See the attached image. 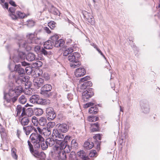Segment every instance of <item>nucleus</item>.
<instances>
[{"instance_id": "obj_30", "label": "nucleus", "mask_w": 160, "mask_h": 160, "mask_svg": "<svg viewBox=\"0 0 160 160\" xmlns=\"http://www.w3.org/2000/svg\"><path fill=\"white\" fill-rule=\"evenodd\" d=\"M92 85V82L90 81H88L84 82L81 86V88L82 89H85L87 87L91 86Z\"/></svg>"}, {"instance_id": "obj_23", "label": "nucleus", "mask_w": 160, "mask_h": 160, "mask_svg": "<svg viewBox=\"0 0 160 160\" xmlns=\"http://www.w3.org/2000/svg\"><path fill=\"white\" fill-rule=\"evenodd\" d=\"M18 96L17 95L14 96L13 98H12L11 99H8L6 98V96L4 95V98L5 99V102H10L11 103H13L18 99Z\"/></svg>"}, {"instance_id": "obj_55", "label": "nucleus", "mask_w": 160, "mask_h": 160, "mask_svg": "<svg viewBox=\"0 0 160 160\" xmlns=\"http://www.w3.org/2000/svg\"><path fill=\"white\" fill-rule=\"evenodd\" d=\"M16 14L18 17L20 18H24L25 16V14L24 13L21 12L19 11L17 12Z\"/></svg>"}, {"instance_id": "obj_38", "label": "nucleus", "mask_w": 160, "mask_h": 160, "mask_svg": "<svg viewBox=\"0 0 160 160\" xmlns=\"http://www.w3.org/2000/svg\"><path fill=\"white\" fill-rule=\"evenodd\" d=\"M33 114V111L32 108H29L27 109L25 112V114L28 116V117H31Z\"/></svg>"}, {"instance_id": "obj_53", "label": "nucleus", "mask_w": 160, "mask_h": 160, "mask_svg": "<svg viewBox=\"0 0 160 160\" xmlns=\"http://www.w3.org/2000/svg\"><path fill=\"white\" fill-rule=\"evenodd\" d=\"M90 79V76H88L85 77L81 78L79 80V82H87V80Z\"/></svg>"}, {"instance_id": "obj_35", "label": "nucleus", "mask_w": 160, "mask_h": 160, "mask_svg": "<svg viewBox=\"0 0 160 160\" xmlns=\"http://www.w3.org/2000/svg\"><path fill=\"white\" fill-rule=\"evenodd\" d=\"M34 112L36 115L37 116L41 115L43 113V110L40 108H36L34 109Z\"/></svg>"}, {"instance_id": "obj_64", "label": "nucleus", "mask_w": 160, "mask_h": 160, "mask_svg": "<svg viewBox=\"0 0 160 160\" xmlns=\"http://www.w3.org/2000/svg\"><path fill=\"white\" fill-rule=\"evenodd\" d=\"M93 105V103L91 102H89L88 103L84 105V107L85 108H88V107L92 106Z\"/></svg>"}, {"instance_id": "obj_4", "label": "nucleus", "mask_w": 160, "mask_h": 160, "mask_svg": "<svg viewBox=\"0 0 160 160\" xmlns=\"http://www.w3.org/2000/svg\"><path fill=\"white\" fill-rule=\"evenodd\" d=\"M42 134L32 133L30 135V138L31 142L33 144L35 148H40V142L44 141V139L41 135Z\"/></svg>"}, {"instance_id": "obj_29", "label": "nucleus", "mask_w": 160, "mask_h": 160, "mask_svg": "<svg viewBox=\"0 0 160 160\" xmlns=\"http://www.w3.org/2000/svg\"><path fill=\"white\" fill-rule=\"evenodd\" d=\"M14 89L15 92H16V95L18 96L23 92L22 88L21 85L19 86L16 87Z\"/></svg>"}, {"instance_id": "obj_5", "label": "nucleus", "mask_w": 160, "mask_h": 160, "mask_svg": "<svg viewBox=\"0 0 160 160\" xmlns=\"http://www.w3.org/2000/svg\"><path fill=\"white\" fill-rule=\"evenodd\" d=\"M29 78L28 76L25 75L22 77H18L16 79V82L18 84H25L26 86H28V88H29L31 85L30 82L28 81Z\"/></svg>"}, {"instance_id": "obj_58", "label": "nucleus", "mask_w": 160, "mask_h": 160, "mask_svg": "<svg viewBox=\"0 0 160 160\" xmlns=\"http://www.w3.org/2000/svg\"><path fill=\"white\" fill-rule=\"evenodd\" d=\"M9 15L12 19L16 20L18 18V16L15 14V13H10Z\"/></svg>"}, {"instance_id": "obj_50", "label": "nucleus", "mask_w": 160, "mask_h": 160, "mask_svg": "<svg viewBox=\"0 0 160 160\" xmlns=\"http://www.w3.org/2000/svg\"><path fill=\"white\" fill-rule=\"evenodd\" d=\"M78 144L75 139L72 140L71 142V145L72 147L76 148L78 146Z\"/></svg>"}, {"instance_id": "obj_57", "label": "nucleus", "mask_w": 160, "mask_h": 160, "mask_svg": "<svg viewBox=\"0 0 160 160\" xmlns=\"http://www.w3.org/2000/svg\"><path fill=\"white\" fill-rule=\"evenodd\" d=\"M28 145L29 146V148L30 150V152H33V146L31 144L29 140L28 141Z\"/></svg>"}, {"instance_id": "obj_52", "label": "nucleus", "mask_w": 160, "mask_h": 160, "mask_svg": "<svg viewBox=\"0 0 160 160\" xmlns=\"http://www.w3.org/2000/svg\"><path fill=\"white\" fill-rule=\"evenodd\" d=\"M42 63L40 61H37L36 62L34 63V66L35 67H41Z\"/></svg>"}, {"instance_id": "obj_10", "label": "nucleus", "mask_w": 160, "mask_h": 160, "mask_svg": "<svg viewBox=\"0 0 160 160\" xmlns=\"http://www.w3.org/2000/svg\"><path fill=\"white\" fill-rule=\"evenodd\" d=\"M86 73V70L83 68H79L77 69L75 72L76 77H79L83 76Z\"/></svg>"}, {"instance_id": "obj_7", "label": "nucleus", "mask_w": 160, "mask_h": 160, "mask_svg": "<svg viewBox=\"0 0 160 160\" xmlns=\"http://www.w3.org/2000/svg\"><path fill=\"white\" fill-rule=\"evenodd\" d=\"M46 112L48 120H52L54 119L56 117V115L54 112V109L50 107L46 108Z\"/></svg>"}, {"instance_id": "obj_20", "label": "nucleus", "mask_w": 160, "mask_h": 160, "mask_svg": "<svg viewBox=\"0 0 160 160\" xmlns=\"http://www.w3.org/2000/svg\"><path fill=\"white\" fill-rule=\"evenodd\" d=\"M58 140L57 139H56L55 141L52 138H48L46 139V143L48 146L49 147H52L56 144V140Z\"/></svg>"}, {"instance_id": "obj_40", "label": "nucleus", "mask_w": 160, "mask_h": 160, "mask_svg": "<svg viewBox=\"0 0 160 160\" xmlns=\"http://www.w3.org/2000/svg\"><path fill=\"white\" fill-rule=\"evenodd\" d=\"M33 130L34 132L33 133H37L38 134H42V129L40 128L39 127H37L36 128L34 127L33 126L32 131Z\"/></svg>"}, {"instance_id": "obj_24", "label": "nucleus", "mask_w": 160, "mask_h": 160, "mask_svg": "<svg viewBox=\"0 0 160 160\" xmlns=\"http://www.w3.org/2000/svg\"><path fill=\"white\" fill-rule=\"evenodd\" d=\"M54 43V46L56 47L62 46L65 43V41L62 39H59L56 41Z\"/></svg>"}, {"instance_id": "obj_6", "label": "nucleus", "mask_w": 160, "mask_h": 160, "mask_svg": "<svg viewBox=\"0 0 160 160\" xmlns=\"http://www.w3.org/2000/svg\"><path fill=\"white\" fill-rule=\"evenodd\" d=\"M52 89V87L50 84H46L42 87L41 93L45 97H49L51 95L50 91Z\"/></svg>"}, {"instance_id": "obj_49", "label": "nucleus", "mask_w": 160, "mask_h": 160, "mask_svg": "<svg viewBox=\"0 0 160 160\" xmlns=\"http://www.w3.org/2000/svg\"><path fill=\"white\" fill-rule=\"evenodd\" d=\"M141 108L145 112H147L149 111L148 106L147 104L141 105Z\"/></svg>"}, {"instance_id": "obj_33", "label": "nucleus", "mask_w": 160, "mask_h": 160, "mask_svg": "<svg viewBox=\"0 0 160 160\" xmlns=\"http://www.w3.org/2000/svg\"><path fill=\"white\" fill-rule=\"evenodd\" d=\"M48 146L47 143H46V141L42 142L40 143V148L41 147V148L43 150H46L48 148Z\"/></svg>"}, {"instance_id": "obj_12", "label": "nucleus", "mask_w": 160, "mask_h": 160, "mask_svg": "<svg viewBox=\"0 0 160 160\" xmlns=\"http://www.w3.org/2000/svg\"><path fill=\"white\" fill-rule=\"evenodd\" d=\"M52 137L54 138H59L63 139L64 137L63 134L60 132L57 129H54L53 130L52 134Z\"/></svg>"}, {"instance_id": "obj_42", "label": "nucleus", "mask_w": 160, "mask_h": 160, "mask_svg": "<svg viewBox=\"0 0 160 160\" xmlns=\"http://www.w3.org/2000/svg\"><path fill=\"white\" fill-rule=\"evenodd\" d=\"M73 52V49L71 48H69L63 52L64 56H67L69 54H70Z\"/></svg>"}, {"instance_id": "obj_13", "label": "nucleus", "mask_w": 160, "mask_h": 160, "mask_svg": "<svg viewBox=\"0 0 160 160\" xmlns=\"http://www.w3.org/2000/svg\"><path fill=\"white\" fill-rule=\"evenodd\" d=\"M33 82L34 85L37 88H38L43 84L44 80L40 78H35L34 79Z\"/></svg>"}, {"instance_id": "obj_18", "label": "nucleus", "mask_w": 160, "mask_h": 160, "mask_svg": "<svg viewBox=\"0 0 160 160\" xmlns=\"http://www.w3.org/2000/svg\"><path fill=\"white\" fill-rule=\"evenodd\" d=\"M34 50L38 53L40 52V53L43 54L45 55L47 54V51L43 48L41 49L39 46H37L35 47Z\"/></svg>"}, {"instance_id": "obj_59", "label": "nucleus", "mask_w": 160, "mask_h": 160, "mask_svg": "<svg viewBox=\"0 0 160 160\" xmlns=\"http://www.w3.org/2000/svg\"><path fill=\"white\" fill-rule=\"evenodd\" d=\"M42 77L46 80H48L50 78L48 74L47 73H44L42 75Z\"/></svg>"}, {"instance_id": "obj_1", "label": "nucleus", "mask_w": 160, "mask_h": 160, "mask_svg": "<svg viewBox=\"0 0 160 160\" xmlns=\"http://www.w3.org/2000/svg\"><path fill=\"white\" fill-rule=\"evenodd\" d=\"M53 149L57 156L62 160H65L66 159V150L68 152L70 151L69 146L62 140H56V144L54 146Z\"/></svg>"}, {"instance_id": "obj_36", "label": "nucleus", "mask_w": 160, "mask_h": 160, "mask_svg": "<svg viewBox=\"0 0 160 160\" xmlns=\"http://www.w3.org/2000/svg\"><path fill=\"white\" fill-rule=\"evenodd\" d=\"M26 72L28 75L31 74L32 75H33L34 72V69L32 68L31 67H27L25 68Z\"/></svg>"}, {"instance_id": "obj_46", "label": "nucleus", "mask_w": 160, "mask_h": 160, "mask_svg": "<svg viewBox=\"0 0 160 160\" xmlns=\"http://www.w3.org/2000/svg\"><path fill=\"white\" fill-rule=\"evenodd\" d=\"M48 26L51 29H53L56 26V24L54 21H51L48 23Z\"/></svg>"}, {"instance_id": "obj_9", "label": "nucleus", "mask_w": 160, "mask_h": 160, "mask_svg": "<svg viewBox=\"0 0 160 160\" xmlns=\"http://www.w3.org/2000/svg\"><path fill=\"white\" fill-rule=\"evenodd\" d=\"M93 92L90 90H86L82 93V98L84 101H86L90 98L93 95Z\"/></svg>"}, {"instance_id": "obj_16", "label": "nucleus", "mask_w": 160, "mask_h": 160, "mask_svg": "<svg viewBox=\"0 0 160 160\" xmlns=\"http://www.w3.org/2000/svg\"><path fill=\"white\" fill-rule=\"evenodd\" d=\"M21 117L19 118V121L21 124L22 126H26L28 125L29 122V118L28 117L22 118Z\"/></svg>"}, {"instance_id": "obj_39", "label": "nucleus", "mask_w": 160, "mask_h": 160, "mask_svg": "<svg viewBox=\"0 0 160 160\" xmlns=\"http://www.w3.org/2000/svg\"><path fill=\"white\" fill-rule=\"evenodd\" d=\"M88 112L90 113L96 114L98 112V108L96 107H91L89 109Z\"/></svg>"}, {"instance_id": "obj_31", "label": "nucleus", "mask_w": 160, "mask_h": 160, "mask_svg": "<svg viewBox=\"0 0 160 160\" xmlns=\"http://www.w3.org/2000/svg\"><path fill=\"white\" fill-rule=\"evenodd\" d=\"M77 155L80 158L85 159L86 157V154L83 150H81L77 153Z\"/></svg>"}, {"instance_id": "obj_14", "label": "nucleus", "mask_w": 160, "mask_h": 160, "mask_svg": "<svg viewBox=\"0 0 160 160\" xmlns=\"http://www.w3.org/2000/svg\"><path fill=\"white\" fill-rule=\"evenodd\" d=\"M19 65H16L15 67V71L18 72L19 77H22L25 75V72L24 69L19 67Z\"/></svg>"}, {"instance_id": "obj_22", "label": "nucleus", "mask_w": 160, "mask_h": 160, "mask_svg": "<svg viewBox=\"0 0 160 160\" xmlns=\"http://www.w3.org/2000/svg\"><path fill=\"white\" fill-rule=\"evenodd\" d=\"M70 64L72 68H75L80 66L81 63L79 61H72Z\"/></svg>"}, {"instance_id": "obj_32", "label": "nucleus", "mask_w": 160, "mask_h": 160, "mask_svg": "<svg viewBox=\"0 0 160 160\" xmlns=\"http://www.w3.org/2000/svg\"><path fill=\"white\" fill-rule=\"evenodd\" d=\"M51 131L50 128H45L42 130V134L43 133L45 136H48L51 134Z\"/></svg>"}, {"instance_id": "obj_63", "label": "nucleus", "mask_w": 160, "mask_h": 160, "mask_svg": "<svg viewBox=\"0 0 160 160\" xmlns=\"http://www.w3.org/2000/svg\"><path fill=\"white\" fill-rule=\"evenodd\" d=\"M97 153L96 151L95 150H93L90 152L89 154L90 157H92L95 156Z\"/></svg>"}, {"instance_id": "obj_48", "label": "nucleus", "mask_w": 160, "mask_h": 160, "mask_svg": "<svg viewBox=\"0 0 160 160\" xmlns=\"http://www.w3.org/2000/svg\"><path fill=\"white\" fill-rule=\"evenodd\" d=\"M26 24L29 27H32L34 26V22L32 20H29L27 21Z\"/></svg>"}, {"instance_id": "obj_27", "label": "nucleus", "mask_w": 160, "mask_h": 160, "mask_svg": "<svg viewBox=\"0 0 160 160\" xmlns=\"http://www.w3.org/2000/svg\"><path fill=\"white\" fill-rule=\"evenodd\" d=\"M90 130L92 132L96 131L99 129V125L98 122L91 124Z\"/></svg>"}, {"instance_id": "obj_28", "label": "nucleus", "mask_w": 160, "mask_h": 160, "mask_svg": "<svg viewBox=\"0 0 160 160\" xmlns=\"http://www.w3.org/2000/svg\"><path fill=\"white\" fill-rule=\"evenodd\" d=\"M47 119L45 117H41L38 120V123L40 125L44 126L47 124Z\"/></svg>"}, {"instance_id": "obj_44", "label": "nucleus", "mask_w": 160, "mask_h": 160, "mask_svg": "<svg viewBox=\"0 0 160 160\" xmlns=\"http://www.w3.org/2000/svg\"><path fill=\"white\" fill-rule=\"evenodd\" d=\"M59 38L58 36L56 34L52 36L50 38V39L52 40L51 42H53V44H54V42L58 40Z\"/></svg>"}, {"instance_id": "obj_56", "label": "nucleus", "mask_w": 160, "mask_h": 160, "mask_svg": "<svg viewBox=\"0 0 160 160\" xmlns=\"http://www.w3.org/2000/svg\"><path fill=\"white\" fill-rule=\"evenodd\" d=\"M27 86V87L25 88L26 90L25 91V93L26 94H27L28 95H30L32 93V92L29 90V88L30 87H29V88H28V86Z\"/></svg>"}, {"instance_id": "obj_2", "label": "nucleus", "mask_w": 160, "mask_h": 160, "mask_svg": "<svg viewBox=\"0 0 160 160\" xmlns=\"http://www.w3.org/2000/svg\"><path fill=\"white\" fill-rule=\"evenodd\" d=\"M35 35L30 33L27 35V41H22L19 43V46H22L25 48L27 51L31 49L33 46L32 44H38L40 42L39 40L35 37Z\"/></svg>"}, {"instance_id": "obj_60", "label": "nucleus", "mask_w": 160, "mask_h": 160, "mask_svg": "<svg viewBox=\"0 0 160 160\" xmlns=\"http://www.w3.org/2000/svg\"><path fill=\"white\" fill-rule=\"evenodd\" d=\"M16 9L14 8L13 7H10L9 8L8 11L11 12V13H15V11Z\"/></svg>"}, {"instance_id": "obj_15", "label": "nucleus", "mask_w": 160, "mask_h": 160, "mask_svg": "<svg viewBox=\"0 0 160 160\" xmlns=\"http://www.w3.org/2000/svg\"><path fill=\"white\" fill-rule=\"evenodd\" d=\"M26 108H22L21 105H18L16 108L17 112V115H19L21 112V114L20 116L23 117L25 115Z\"/></svg>"}, {"instance_id": "obj_45", "label": "nucleus", "mask_w": 160, "mask_h": 160, "mask_svg": "<svg viewBox=\"0 0 160 160\" xmlns=\"http://www.w3.org/2000/svg\"><path fill=\"white\" fill-rule=\"evenodd\" d=\"M19 102L22 104H24L27 101V99L23 95H22L19 98Z\"/></svg>"}, {"instance_id": "obj_43", "label": "nucleus", "mask_w": 160, "mask_h": 160, "mask_svg": "<svg viewBox=\"0 0 160 160\" xmlns=\"http://www.w3.org/2000/svg\"><path fill=\"white\" fill-rule=\"evenodd\" d=\"M98 119V118L95 116H92L88 117V120L90 122H95Z\"/></svg>"}, {"instance_id": "obj_62", "label": "nucleus", "mask_w": 160, "mask_h": 160, "mask_svg": "<svg viewBox=\"0 0 160 160\" xmlns=\"http://www.w3.org/2000/svg\"><path fill=\"white\" fill-rule=\"evenodd\" d=\"M70 138V137L69 136H66L65 138H63V139L61 140L63 141L66 144L65 142H67V140H69Z\"/></svg>"}, {"instance_id": "obj_54", "label": "nucleus", "mask_w": 160, "mask_h": 160, "mask_svg": "<svg viewBox=\"0 0 160 160\" xmlns=\"http://www.w3.org/2000/svg\"><path fill=\"white\" fill-rule=\"evenodd\" d=\"M73 54L74 56H72V59H75L76 60V59H78V58L80 57V55L79 53L75 52Z\"/></svg>"}, {"instance_id": "obj_25", "label": "nucleus", "mask_w": 160, "mask_h": 160, "mask_svg": "<svg viewBox=\"0 0 160 160\" xmlns=\"http://www.w3.org/2000/svg\"><path fill=\"white\" fill-rule=\"evenodd\" d=\"M43 73L42 70L38 69H34L33 75L34 77H38L42 75Z\"/></svg>"}, {"instance_id": "obj_41", "label": "nucleus", "mask_w": 160, "mask_h": 160, "mask_svg": "<svg viewBox=\"0 0 160 160\" xmlns=\"http://www.w3.org/2000/svg\"><path fill=\"white\" fill-rule=\"evenodd\" d=\"M40 104L45 105H48L50 103V100L48 99H42L41 98Z\"/></svg>"}, {"instance_id": "obj_47", "label": "nucleus", "mask_w": 160, "mask_h": 160, "mask_svg": "<svg viewBox=\"0 0 160 160\" xmlns=\"http://www.w3.org/2000/svg\"><path fill=\"white\" fill-rule=\"evenodd\" d=\"M14 89H11L9 90L8 94L10 97H13L16 96V93Z\"/></svg>"}, {"instance_id": "obj_51", "label": "nucleus", "mask_w": 160, "mask_h": 160, "mask_svg": "<svg viewBox=\"0 0 160 160\" xmlns=\"http://www.w3.org/2000/svg\"><path fill=\"white\" fill-rule=\"evenodd\" d=\"M51 12L54 15H57L59 12L58 11L55 7H52L51 10Z\"/></svg>"}, {"instance_id": "obj_11", "label": "nucleus", "mask_w": 160, "mask_h": 160, "mask_svg": "<svg viewBox=\"0 0 160 160\" xmlns=\"http://www.w3.org/2000/svg\"><path fill=\"white\" fill-rule=\"evenodd\" d=\"M52 137L54 138H59L63 139L64 137L63 134L60 132L57 129H54L53 130L52 134Z\"/></svg>"}, {"instance_id": "obj_17", "label": "nucleus", "mask_w": 160, "mask_h": 160, "mask_svg": "<svg viewBox=\"0 0 160 160\" xmlns=\"http://www.w3.org/2000/svg\"><path fill=\"white\" fill-rule=\"evenodd\" d=\"M58 127L59 130L64 133L67 132L68 129V127L66 124H60Z\"/></svg>"}, {"instance_id": "obj_37", "label": "nucleus", "mask_w": 160, "mask_h": 160, "mask_svg": "<svg viewBox=\"0 0 160 160\" xmlns=\"http://www.w3.org/2000/svg\"><path fill=\"white\" fill-rule=\"evenodd\" d=\"M31 120L33 125L35 126H37L38 123V118L36 117L33 116Z\"/></svg>"}, {"instance_id": "obj_61", "label": "nucleus", "mask_w": 160, "mask_h": 160, "mask_svg": "<svg viewBox=\"0 0 160 160\" xmlns=\"http://www.w3.org/2000/svg\"><path fill=\"white\" fill-rule=\"evenodd\" d=\"M55 124L54 122H49L47 124L48 126L49 127V128H52L54 126H55Z\"/></svg>"}, {"instance_id": "obj_3", "label": "nucleus", "mask_w": 160, "mask_h": 160, "mask_svg": "<svg viewBox=\"0 0 160 160\" xmlns=\"http://www.w3.org/2000/svg\"><path fill=\"white\" fill-rule=\"evenodd\" d=\"M10 58L14 60H35V55L32 53H28L27 55L23 52L15 50L13 51L10 57Z\"/></svg>"}, {"instance_id": "obj_26", "label": "nucleus", "mask_w": 160, "mask_h": 160, "mask_svg": "<svg viewBox=\"0 0 160 160\" xmlns=\"http://www.w3.org/2000/svg\"><path fill=\"white\" fill-rule=\"evenodd\" d=\"M94 146V144L92 142L86 141L85 142L84 146V147L87 149H91Z\"/></svg>"}, {"instance_id": "obj_8", "label": "nucleus", "mask_w": 160, "mask_h": 160, "mask_svg": "<svg viewBox=\"0 0 160 160\" xmlns=\"http://www.w3.org/2000/svg\"><path fill=\"white\" fill-rule=\"evenodd\" d=\"M41 98L37 95L32 96L29 99L30 102L33 104H40Z\"/></svg>"}, {"instance_id": "obj_19", "label": "nucleus", "mask_w": 160, "mask_h": 160, "mask_svg": "<svg viewBox=\"0 0 160 160\" xmlns=\"http://www.w3.org/2000/svg\"><path fill=\"white\" fill-rule=\"evenodd\" d=\"M54 44L51 41L48 40L44 42L43 45L44 47L46 49H51L52 48Z\"/></svg>"}, {"instance_id": "obj_21", "label": "nucleus", "mask_w": 160, "mask_h": 160, "mask_svg": "<svg viewBox=\"0 0 160 160\" xmlns=\"http://www.w3.org/2000/svg\"><path fill=\"white\" fill-rule=\"evenodd\" d=\"M33 126L30 125L23 127V129L26 135H29L32 131Z\"/></svg>"}, {"instance_id": "obj_34", "label": "nucleus", "mask_w": 160, "mask_h": 160, "mask_svg": "<svg viewBox=\"0 0 160 160\" xmlns=\"http://www.w3.org/2000/svg\"><path fill=\"white\" fill-rule=\"evenodd\" d=\"M69 160H77V157L74 152H72L69 156Z\"/></svg>"}]
</instances>
